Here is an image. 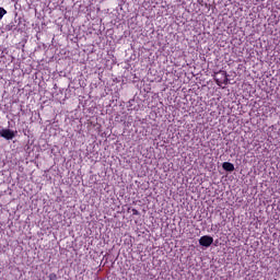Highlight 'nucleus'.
Returning a JSON list of instances; mask_svg holds the SVG:
<instances>
[{"instance_id":"obj_1","label":"nucleus","mask_w":280,"mask_h":280,"mask_svg":"<svg viewBox=\"0 0 280 280\" xmlns=\"http://www.w3.org/2000/svg\"><path fill=\"white\" fill-rule=\"evenodd\" d=\"M18 135H19V131L16 130L14 131L8 128H2L0 130V137H2V139H5L7 141H12V139H14Z\"/></svg>"},{"instance_id":"obj_2","label":"nucleus","mask_w":280,"mask_h":280,"mask_svg":"<svg viewBox=\"0 0 280 280\" xmlns=\"http://www.w3.org/2000/svg\"><path fill=\"white\" fill-rule=\"evenodd\" d=\"M199 244L203 247V248H209V246H211V244H213V236H209V235H203L199 238Z\"/></svg>"},{"instance_id":"obj_3","label":"nucleus","mask_w":280,"mask_h":280,"mask_svg":"<svg viewBox=\"0 0 280 280\" xmlns=\"http://www.w3.org/2000/svg\"><path fill=\"white\" fill-rule=\"evenodd\" d=\"M20 22H18L16 20L10 22L7 26H5V31L7 32H14L16 31V27H19Z\"/></svg>"},{"instance_id":"obj_4","label":"nucleus","mask_w":280,"mask_h":280,"mask_svg":"<svg viewBox=\"0 0 280 280\" xmlns=\"http://www.w3.org/2000/svg\"><path fill=\"white\" fill-rule=\"evenodd\" d=\"M222 168L225 171V172H235V165L231 162H224L222 164Z\"/></svg>"},{"instance_id":"obj_5","label":"nucleus","mask_w":280,"mask_h":280,"mask_svg":"<svg viewBox=\"0 0 280 280\" xmlns=\"http://www.w3.org/2000/svg\"><path fill=\"white\" fill-rule=\"evenodd\" d=\"M217 75H222L223 78V84H229L230 80H229V74L226 73V71L224 70H220L219 72H217Z\"/></svg>"},{"instance_id":"obj_6","label":"nucleus","mask_w":280,"mask_h":280,"mask_svg":"<svg viewBox=\"0 0 280 280\" xmlns=\"http://www.w3.org/2000/svg\"><path fill=\"white\" fill-rule=\"evenodd\" d=\"M222 79H224L222 74L218 75V72L214 73V81L218 84V86H222Z\"/></svg>"},{"instance_id":"obj_7","label":"nucleus","mask_w":280,"mask_h":280,"mask_svg":"<svg viewBox=\"0 0 280 280\" xmlns=\"http://www.w3.org/2000/svg\"><path fill=\"white\" fill-rule=\"evenodd\" d=\"M5 14H8V11L0 7V21L3 19V16H5Z\"/></svg>"},{"instance_id":"obj_8","label":"nucleus","mask_w":280,"mask_h":280,"mask_svg":"<svg viewBox=\"0 0 280 280\" xmlns=\"http://www.w3.org/2000/svg\"><path fill=\"white\" fill-rule=\"evenodd\" d=\"M49 279H50V280H57V279H58V276H56V273H50V275H49Z\"/></svg>"},{"instance_id":"obj_9","label":"nucleus","mask_w":280,"mask_h":280,"mask_svg":"<svg viewBox=\"0 0 280 280\" xmlns=\"http://www.w3.org/2000/svg\"><path fill=\"white\" fill-rule=\"evenodd\" d=\"M131 211H132L133 215H140V213L138 212L137 209L133 208Z\"/></svg>"}]
</instances>
